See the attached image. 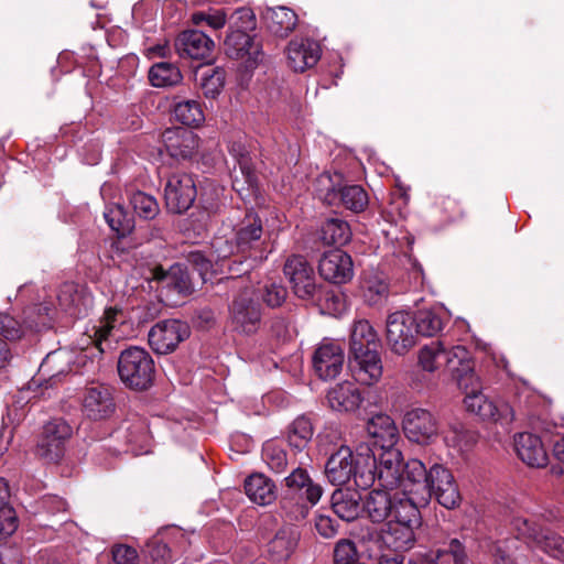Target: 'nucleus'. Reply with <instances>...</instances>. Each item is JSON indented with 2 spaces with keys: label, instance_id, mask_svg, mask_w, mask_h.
Listing matches in <instances>:
<instances>
[{
  "label": "nucleus",
  "instance_id": "1",
  "mask_svg": "<svg viewBox=\"0 0 564 564\" xmlns=\"http://www.w3.org/2000/svg\"><path fill=\"white\" fill-rule=\"evenodd\" d=\"M409 491L416 494L420 502L429 503L434 496L437 502L446 509H455L460 505L462 496L452 471L442 464L434 463L427 469L416 458L405 463Z\"/></svg>",
  "mask_w": 564,
  "mask_h": 564
},
{
  "label": "nucleus",
  "instance_id": "2",
  "mask_svg": "<svg viewBox=\"0 0 564 564\" xmlns=\"http://www.w3.org/2000/svg\"><path fill=\"white\" fill-rule=\"evenodd\" d=\"M235 243L217 237L213 240V248L218 260L230 259L232 264L241 263V260L263 261L271 252L268 239L263 237V226L260 217L253 213H247L235 227Z\"/></svg>",
  "mask_w": 564,
  "mask_h": 564
},
{
  "label": "nucleus",
  "instance_id": "3",
  "mask_svg": "<svg viewBox=\"0 0 564 564\" xmlns=\"http://www.w3.org/2000/svg\"><path fill=\"white\" fill-rule=\"evenodd\" d=\"M365 469L359 470L358 487L368 488L376 482L379 487L389 490H403L408 480L405 464L399 448L392 446L383 448L377 460L370 447L366 446V455H361Z\"/></svg>",
  "mask_w": 564,
  "mask_h": 564
},
{
  "label": "nucleus",
  "instance_id": "4",
  "mask_svg": "<svg viewBox=\"0 0 564 564\" xmlns=\"http://www.w3.org/2000/svg\"><path fill=\"white\" fill-rule=\"evenodd\" d=\"M118 373L127 387L144 390L153 381L154 361L145 349L129 347L119 356Z\"/></svg>",
  "mask_w": 564,
  "mask_h": 564
},
{
  "label": "nucleus",
  "instance_id": "5",
  "mask_svg": "<svg viewBox=\"0 0 564 564\" xmlns=\"http://www.w3.org/2000/svg\"><path fill=\"white\" fill-rule=\"evenodd\" d=\"M464 404L468 412L476 414L481 420L500 424H510L514 419L512 406L502 399L489 400L480 391L479 380L467 381Z\"/></svg>",
  "mask_w": 564,
  "mask_h": 564
},
{
  "label": "nucleus",
  "instance_id": "6",
  "mask_svg": "<svg viewBox=\"0 0 564 564\" xmlns=\"http://www.w3.org/2000/svg\"><path fill=\"white\" fill-rule=\"evenodd\" d=\"M510 525L518 533V538L564 562V538L542 525L540 519L529 521L525 517L517 516L512 518Z\"/></svg>",
  "mask_w": 564,
  "mask_h": 564
},
{
  "label": "nucleus",
  "instance_id": "7",
  "mask_svg": "<svg viewBox=\"0 0 564 564\" xmlns=\"http://www.w3.org/2000/svg\"><path fill=\"white\" fill-rule=\"evenodd\" d=\"M83 415L94 422L107 421L116 411V402L110 386L90 381L78 392Z\"/></svg>",
  "mask_w": 564,
  "mask_h": 564
},
{
  "label": "nucleus",
  "instance_id": "8",
  "mask_svg": "<svg viewBox=\"0 0 564 564\" xmlns=\"http://www.w3.org/2000/svg\"><path fill=\"white\" fill-rule=\"evenodd\" d=\"M261 324V306L253 289L246 288L236 296L229 307V326L234 332L254 334Z\"/></svg>",
  "mask_w": 564,
  "mask_h": 564
},
{
  "label": "nucleus",
  "instance_id": "9",
  "mask_svg": "<svg viewBox=\"0 0 564 564\" xmlns=\"http://www.w3.org/2000/svg\"><path fill=\"white\" fill-rule=\"evenodd\" d=\"M73 427L63 419L47 422L35 447V455L45 463H58L65 455Z\"/></svg>",
  "mask_w": 564,
  "mask_h": 564
},
{
  "label": "nucleus",
  "instance_id": "10",
  "mask_svg": "<svg viewBox=\"0 0 564 564\" xmlns=\"http://www.w3.org/2000/svg\"><path fill=\"white\" fill-rule=\"evenodd\" d=\"M405 437L420 445H430L440 436V422L426 409L414 408L405 412L402 421Z\"/></svg>",
  "mask_w": 564,
  "mask_h": 564
},
{
  "label": "nucleus",
  "instance_id": "11",
  "mask_svg": "<svg viewBox=\"0 0 564 564\" xmlns=\"http://www.w3.org/2000/svg\"><path fill=\"white\" fill-rule=\"evenodd\" d=\"M360 449L362 452L355 457L348 446H341L328 458L325 474L333 485H345L354 477L358 486L359 470L365 469L361 455H366V447H360Z\"/></svg>",
  "mask_w": 564,
  "mask_h": 564
},
{
  "label": "nucleus",
  "instance_id": "12",
  "mask_svg": "<svg viewBox=\"0 0 564 564\" xmlns=\"http://www.w3.org/2000/svg\"><path fill=\"white\" fill-rule=\"evenodd\" d=\"M416 330L412 314L394 312L387 319V344L399 356L409 352L416 344Z\"/></svg>",
  "mask_w": 564,
  "mask_h": 564
},
{
  "label": "nucleus",
  "instance_id": "13",
  "mask_svg": "<svg viewBox=\"0 0 564 564\" xmlns=\"http://www.w3.org/2000/svg\"><path fill=\"white\" fill-rule=\"evenodd\" d=\"M283 272L294 294L302 300H311L317 291L314 268L303 257L293 254L284 263Z\"/></svg>",
  "mask_w": 564,
  "mask_h": 564
},
{
  "label": "nucleus",
  "instance_id": "14",
  "mask_svg": "<svg viewBox=\"0 0 564 564\" xmlns=\"http://www.w3.org/2000/svg\"><path fill=\"white\" fill-rule=\"evenodd\" d=\"M197 195L195 181L191 174L178 172L172 174L164 187V199L170 212L181 214L186 212Z\"/></svg>",
  "mask_w": 564,
  "mask_h": 564
},
{
  "label": "nucleus",
  "instance_id": "15",
  "mask_svg": "<svg viewBox=\"0 0 564 564\" xmlns=\"http://www.w3.org/2000/svg\"><path fill=\"white\" fill-rule=\"evenodd\" d=\"M189 336L188 326L177 319L156 323L149 332V345L156 354H169L175 350L181 341Z\"/></svg>",
  "mask_w": 564,
  "mask_h": 564
},
{
  "label": "nucleus",
  "instance_id": "16",
  "mask_svg": "<svg viewBox=\"0 0 564 564\" xmlns=\"http://www.w3.org/2000/svg\"><path fill=\"white\" fill-rule=\"evenodd\" d=\"M344 360L341 345L327 339L317 346L312 358L314 371L323 380L335 379L343 370Z\"/></svg>",
  "mask_w": 564,
  "mask_h": 564
},
{
  "label": "nucleus",
  "instance_id": "17",
  "mask_svg": "<svg viewBox=\"0 0 564 564\" xmlns=\"http://www.w3.org/2000/svg\"><path fill=\"white\" fill-rule=\"evenodd\" d=\"M319 274L334 284H344L354 276L351 257L340 249H332L323 253L318 262Z\"/></svg>",
  "mask_w": 564,
  "mask_h": 564
},
{
  "label": "nucleus",
  "instance_id": "18",
  "mask_svg": "<svg viewBox=\"0 0 564 564\" xmlns=\"http://www.w3.org/2000/svg\"><path fill=\"white\" fill-rule=\"evenodd\" d=\"M348 366L352 378L364 386L370 387L378 383L383 373L380 351L349 355Z\"/></svg>",
  "mask_w": 564,
  "mask_h": 564
},
{
  "label": "nucleus",
  "instance_id": "19",
  "mask_svg": "<svg viewBox=\"0 0 564 564\" xmlns=\"http://www.w3.org/2000/svg\"><path fill=\"white\" fill-rule=\"evenodd\" d=\"M187 539L180 530L158 534L147 544L148 553L154 564H169L177 554L185 552Z\"/></svg>",
  "mask_w": 564,
  "mask_h": 564
},
{
  "label": "nucleus",
  "instance_id": "20",
  "mask_svg": "<svg viewBox=\"0 0 564 564\" xmlns=\"http://www.w3.org/2000/svg\"><path fill=\"white\" fill-rule=\"evenodd\" d=\"M421 525H412L394 520H389L387 530L381 535L382 542L395 552H406L411 550L416 542L415 530ZM369 541L379 542L380 536L377 532H368Z\"/></svg>",
  "mask_w": 564,
  "mask_h": 564
},
{
  "label": "nucleus",
  "instance_id": "21",
  "mask_svg": "<svg viewBox=\"0 0 564 564\" xmlns=\"http://www.w3.org/2000/svg\"><path fill=\"white\" fill-rule=\"evenodd\" d=\"M163 145L170 156L174 159H191L196 154L199 138L191 130L174 127L162 133Z\"/></svg>",
  "mask_w": 564,
  "mask_h": 564
},
{
  "label": "nucleus",
  "instance_id": "22",
  "mask_svg": "<svg viewBox=\"0 0 564 564\" xmlns=\"http://www.w3.org/2000/svg\"><path fill=\"white\" fill-rule=\"evenodd\" d=\"M410 487L406 480L403 485V490L393 492V508L391 510L390 520L410 523L412 525H421L422 518L420 508L425 507L426 503L420 502L416 498V494L409 491Z\"/></svg>",
  "mask_w": 564,
  "mask_h": 564
},
{
  "label": "nucleus",
  "instance_id": "23",
  "mask_svg": "<svg viewBox=\"0 0 564 564\" xmlns=\"http://www.w3.org/2000/svg\"><path fill=\"white\" fill-rule=\"evenodd\" d=\"M288 63L294 72H304L321 58L319 44L310 39H294L286 47Z\"/></svg>",
  "mask_w": 564,
  "mask_h": 564
},
{
  "label": "nucleus",
  "instance_id": "24",
  "mask_svg": "<svg viewBox=\"0 0 564 564\" xmlns=\"http://www.w3.org/2000/svg\"><path fill=\"white\" fill-rule=\"evenodd\" d=\"M214 41L202 31L182 32L175 40V47L181 57L206 59L212 55Z\"/></svg>",
  "mask_w": 564,
  "mask_h": 564
},
{
  "label": "nucleus",
  "instance_id": "25",
  "mask_svg": "<svg viewBox=\"0 0 564 564\" xmlns=\"http://www.w3.org/2000/svg\"><path fill=\"white\" fill-rule=\"evenodd\" d=\"M514 449L518 457L528 466L542 468L547 465L549 456L541 438L523 432L514 436Z\"/></svg>",
  "mask_w": 564,
  "mask_h": 564
},
{
  "label": "nucleus",
  "instance_id": "26",
  "mask_svg": "<svg viewBox=\"0 0 564 564\" xmlns=\"http://www.w3.org/2000/svg\"><path fill=\"white\" fill-rule=\"evenodd\" d=\"M226 54L236 59H242L247 67L254 66L260 56V47L246 32L237 30L230 32L225 40Z\"/></svg>",
  "mask_w": 564,
  "mask_h": 564
},
{
  "label": "nucleus",
  "instance_id": "27",
  "mask_svg": "<svg viewBox=\"0 0 564 564\" xmlns=\"http://www.w3.org/2000/svg\"><path fill=\"white\" fill-rule=\"evenodd\" d=\"M150 281H155L162 289L174 291L181 295H187L192 291V283L186 269L180 264H173L169 270L162 265H155L150 270Z\"/></svg>",
  "mask_w": 564,
  "mask_h": 564
},
{
  "label": "nucleus",
  "instance_id": "28",
  "mask_svg": "<svg viewBox=\"0 0 564 564\" xmlns=\"http://www.w3.org/2000/svg\"><path fill=\"white\" fill-rule=\"evenodd\" d=\"M445 367L458 381L460 387L467 388V381H477L474 373L471 355L466 347L457 345L446 350Z\"/></svg>",
  "mask_w": 564,
  "mask_h": 564
},
{
  "label": "nucleus",
  "instance_id": "29",
  "mask_svg": "<svg viewBox=\"0 0 564 564\" xmlns=\"http://www.w3.org/2000/svg\"><path fill=\"white\" fill-rule=\"evenodd\" d=\"M366 431L381 451L394 446L399 438V430L394 421L383 413L371 416L367 422Z\"/></svg>",
  "mask_w": 564,
  "mask_h": 564
},
{
  "label": "nucleus",
  "instance_id": "30",
  "mask_svg": "<svg viewBox=\"0 0 564 564\" xmlns=\"http://www.w3.org/2000/svg\"><path fill=\"white\" fill-rule=\"evenodd\" d=\"M362 401L360 390L349 381L336 384L327 393L329 406L338 412H354L359 409Z\"/></svg>",
  "mask_w": 564,
  "mask_h": 564
},
{
  "label": "nucleus",
  "instance_id": "31",
  "mask_svg": "<svg viewBox=\"0 0 564 564\" xmlns=\"http://www.w3.org/2000/svg\"><path fill=\"white\" fill-rule=\"evenodd\" d=\"M380 339L373 326L367 319L355 321L349 340V355L379 351Z\"/></svg>",
  "mask_w": 564,
  "mask_h": 564
},
{
  "label": "nucleus",
  "instance_id": "32",
  "mask_svg": "<svg viewBox=\"0 0 564 564\" xmlns=\"http://www.w3.org/2000/svg\"><path fill=\"white\" fill-rule=\"evenodd\" d=\"M57 301L65 312L77 315L91 303V295L84 286L74 282H66L59 288Z\"/></svg>",
  "mask_w": 564,
  "mask_h": 564
},
{
  "label": "nucleus",
  "instance_id": "33",
  "mask_svg": "<svg viewBox=\"0 0 564 564\" xmlns=\"http://www.w3.org/2000/svg\"><path fill=\"white\" fill-rule=\"evenodd\" d=\"M124 314L122 310L117 307H109L105 311L102 318L99 319L98 325L93 327V338L94 345L98 348L100 352H104L105 349L102 344L107 341L109 338H113L117 340L119 336L116 335V328L119 324L124 322Z\"/></svg>",
  "mask_w": 564,
  "mask_h": 564
},
{
  "label": "nucleus",
  "instance_id": "34",
  "mask_svg": "<svg viewBox=\"0 0 564 564\" xmlns=\"http://www.w3.org/2000/svg\"><path fill=\"white\" fill-rule=\"evenodd\" d=\"M417 335L432 337L437 335L448 321L442 307L422 308L412 315Z\"/></svg>",
  "mask_w": 564,
  "mask_h": 564
},
{
  "label": "nucleus",
  "instance_id": "35",
  "mask_svg": "<svg viewBox=\"0 0 564 564\" xmlns=\"http://www.w3.org/2000/svg\"><path fill=\"white\" fill-rule=\"evenodd\" d=\"M389 489H373L364 503V509L373 523L386 521L393 508V494Z\"/></svg>",
  "mask_w": 564,
  "mask_h": 564
},
{
  "label": "nucleus",
  "instance_id": "36",
  "mask_svg": "<svg viewBox=\"0 0 564 564\" xmlns=\"http://www.w3.org/2000/svg\"><path fill=\"white\" fill-rule=\"evenodd\" d=\"M300 540L299 531L291 525L282 527L269 542V553L274 561H285L295 551Z\"/></svg>",
  "mask_w": 564,
  "mask_h": 564
},
{
  "label": "nucleus",
  "instance_id": "37",
  "mask_svg": "<svg viewBox=\"0 0 564 564\" xmlns=\"http://www.w3.org/2000/svg\"><path fill=\"white\" fill-rule=\"evenodd\" d=\"M361 496L357 490L338 489L332 495V507L334 512L345 521H352L358 518L361 507Z\"/></svg>",
  "mask_w": 564,
  "mask_h": 564
},
{
  "label": "nucleus",
  "instance_id": "38",
  "mask_svg": "<svg viewBox=\"0 0 564 564\" xmlns=\"http://www.w3.org/2000/svg\"><path fill=\"white\" fill-rule=\"evenodd\" d=\"M245 492L260 506L270 505L276 498L273 481L262 474H252L245 480Z\"/></svg>",
  "mask_w": 564,
  "mask_h": 564
},
{
  "label": "nucleus",
  "instance_id": "39",
  "mask_svg": "<svg viewBox=\"0 0 564 564\" xmlns=\"http://www.w3.org/2000/svg\"><path fill=\"white\" fill-rule=\"evenodd\" d=\"M173 116L177 122L189 128H199L205 121L203 104L194 99L175 102Z\"/></svg>",
  "mask_w": 564,
  "mask_h": 564
},
{
  "label": "nucleus",
  "instance_id": "40",
  "mask_svg": "<svg viewBox=\"0 0 564 564\" xmlns=\"http://www.w3.org/2000/svg\"><path fill=\"white\" fill-rule=\"evenodd\" d=\"M285 486L294 491L305 489V497L311 505L317 503L321 499L323 489L314 484L306 469L297 467L284 479Z\"/></svg>",
  "mask_w": 564,
  "mask_h": 564
},
{
  "label": "nucleus",
  "instance_id": "41",
  "mask_svg": "<svg viewBox=\"0 0 564 564\" xmlns=\"http://www.w3.org/2000/svg\"><path fill=\"white\" fill-rule=\"evenodd\" d=\"M188 262L198 271L204 281L207 280L209 273H216L218 270L223 271L227 268L228 271H234L231 260H218L213 247L209 258L200 251H192L188 254Z\"/></svg>",
  "mask_w": 564,
  "mask_h": 564
},
{
  "label": "nucleus",
  "instance_id": "42",
  "mask_svg": "<svg viewBox=\"0 0 564 564\" xmlns=\"http://www.w3.org/2000/svg\"><path fill=\"white\" fill-rule=\"evenodd\" d=\"M359 294L367 304H379L388 295V284L375 273H365L359 282Z\"/></svg>",
  "mask_w": 564,
  "mask_h": 564
},
{
  "label": "nucleus",
  "instance_id": "43",
  "mask_svg": "<svg viewBox=\"0 0 564 564\" xmlns=\"http://www.w3.org/2000/svg\"><path fill=\"white\" fill-rule=\"evenodd\" d=\"M269 29L280 37L288 36L297 24L296 13L286 8L278 7L272 9L268 15Z\"/></svg>",
  "mask_w": 564,
  "mask_h": 564
},
{
  "label": "nucleus",
  "instance_id": "44",
  "mask_svg": "<svg viewBox=\"0 0 564 564\" xmlns=\"http://www.w3.org/2000/svg\"><path fill=\"white\" fill-rule=\"evenodd\" d=\"M314 434L313 424L310 417L301 415L296 417L288 430V442L291 447L303 451L311 442Z\"/></svg>",
  "mask_w": 564,
  "mask_h": 564
},
{
  "label": "nucleus",
  "instance_id": "45",
  "mask_svg": "<svg viewBox=\"0 0 564 564\" xmlns=\"http://www.w3.org/2000/svg\"><path fill=\"white\" fill-rule=\"evenodd\" d=\"M443 440L448 447L463 454L473 447L477 437L474 432L466 430L460 423H456L443 432Z\"/></svg>",
  "mask_w": 564,
  "mask_h": 564
},
{
  "label": "nucleus",
  "instance_id": "46",
  "mask_svg": "<svg viewBox=\"0 0 564 564\" xmlns=\"http://www.w3.org/2000/svg\"><path fill=\"white\" fill-rule=\"evenodd\" d=\"M149 80L154 87H169L178 84L182 80V74L175 65L161 62L150 68Z\"/></svg>",
  "mask_w": 564,
  "mask_h": 564
},
{
  "label": "nucleus",
  "instance_id": "47",
  "mask_svg": "<svg viewBox=\"0 0 564 564\" xmlns=\"http://www.w3.org/2000/svg\"><path fill=\"white\" fill-rule=\"evenodd\" d=\"M446 349L443 344L431 343L420 349L419 365L424 371L434 372L445 367Z\"/></svg>",
  "mask_w": 564,
  "mask_h": 564
},
{
  "label": "nucleus",
  "instance_id": "48",
  "mask_svg": "<svg viewBox=\"0 0 564 564\" xmlns=\"http://www.w3.org/2000/svg\"><path fill=\"white\" fill-rule=\"evenodd\" d=\"M351 237L349 225L340 219H328L322 227V239L327 245H346Z\"/></svg>",
  "mask_w": 564,
  "mask_h": 564
},
{
  "label": "nucleus",
  "instance_id": "49",
  "mask_svg": "<svg viewBox=\"0 0 564 564\" xmlns=\"http://www.w3.org/2000/svg\"><path fill=\"white\" fill-rule=\"evenodd\" d=\"M435 212L443 223H452L464 217V210L456 197L441 195L435 200Z\"/></svg>",
  "mask_w": 564,
  "mask_h": 564
},
{
  "label": "nucleus",
  "instance_id": "50",
  "mask_svg": "<svg viewBox=\"0 0 564 564\" xmlns=\"http://www.w3.org/2000/svg\"><path fill=\"white\" fill-rule=\"evenodd\" d=\"M340 200L347 209L359 213L368 205V194L359 185H349L340 189Z\"/></svg>",
  "mask_w": 564,
  "mask_h": 564
},
{
  "label": "nucleus",
  "instance_id": "51",
  "mask_svg": "<svg viewBox=\"0 0 564 564\" xmlns=\"http://www.w3.org/2000/svg\"><path fill=\"white\" fill-rule=\"evenodd\" d=\"M104 216L111 230L118 235H124L130 229V220L120 203L108 204Z\"/></svg>",
  "mask_w": 564,
  "mask_h": 564
},
{
  "label": "nucleus",
  "instance_id": "52",
  "mask_svg": "<svg viewBox=\"0 0 564 564\" xmlns=\"http://www.w3.org/2000/svg\"><path fill=\"white\" fill-rule=\"evenodd\" d=\"M130 204L134 213L144 219H152L159 213L156 199L143 192H135L130 198Z\"/></svg>",
  "mask_w": 564,
  "mask_h": 564
},
{
  "label": "nucleus",
  "instance_id": "53",
  "mask_svg": "<svg viewBox=\"0 0 564 564\" xmlns=\"http://www.w3.org/2000/svg\"><path fill=\"white\" fill-rule=\"evenodd\" d=\"M262 458L274 473L284 471L288 465L286 453L274 442H267L263 445Z\"/></svg>",
  "mask_w": 564,
  "mask_h": 564
},
{
  "label": "nucleus",
  "instance_id": "54",
  "mask_svg": "<svg viewBox=\"0 0 564 564\" xmlns=\"http://www.w3.org/2000/svg\"><path fill=\"white\" fill-rule=\"evenodd\" d=\"M227 15L223 9H208L192 14V22L195 25H206L213 30H219L225 26Z\"/></svg>",
  "mask_w": 564,
  "mask_h": 564
},
{
  "label": "nucleus",
  "instance_id": "55",
  "mask_svg": "<svg viewBox=\"0 0 564 564\" xmlns=\"http://www.w3.org/2000/svg\"><path fill=\"white\" fill-rule=\"evenodd\" d=\"M225 85V73L221 69H212L204 74L200 87L206 98H215L220 94Z\"/></svg>",
  "mask_w": 564,
  "mask_h": 564
},
{
  "label": "nucleus",
  "instance_id": "56",
  "mask_svg": "<svg viewBox=\"0 0 564 564\" xmlns=\"http://www.w3.org/2000/svg\"><path fill=\"white\" fill-rule=\"evenodd\" d=\"M357 550L355 544L349 540H340L334 550L335 564H356Z\"/></svg>",
  "mask_w": 564,
  "mask_h": 564
},
{
  "label": "nucleus",
  "instance_id": "57",
  "mask_svg": "<svg viewBox=\"0 0 564 564\" xmlns=\"http://www.w3.org/2000/svg\"><path fill=\"white\" fill-rule=\"evenodd\" d=\"M286 294L284 286L278 283H270L264 285L262 299L268 306L278 307L285 301Z\"/></svg>",
  "mask_w": 564,
  "mask_h": 564
},
{
  "label": "nucleus",
  "instance_id": "58",
  "mask_svg": "<svg viewBox=\"0 0 564 564\" xmlns=\"http://www.w3.org/2000/svg\"><path fill=\"white\" fill-rule=\"evenodd\" d=\"M18 529V518L12 507L0 509V539L7 538Z\"/></svg>",
  "mask_w": 564,
  "mask_h": 564
},
{
  "label": "nucleus",
  "instance_id": "59",
  "mask_svg": "<svg viewBox=\"0 0 564 564\" xmlns=\"http://www.w3.org/2000/svg\"><path fill=\"white\" fill-rule=\"evenodd\" d=\"M112 558L116 564H137L139 555L134 547L119 544L112 547Z\"/></svg>",
  "mask_w": 564,
  "mask_h": 564
},
{
  "label": "nucleus",
  "instance_id": "60",
  "mask_svg": "<svg viewBox=\"0 0 564 564\" xmlns=\"http://www.w3.org/2000/svg\"><path fill=\"white\" fill-rule=\"evenodd\" d=\"M444 555H451L454 564H471L463 543L457 539H452L445 550H441Z\"/></svg>",
  "mask_w": 564,
  "mask_h": 564
},
{
  "label": "nucleus",
  "instance_id": "61",
  "mask_svg": "<svg viewBox=\"0 0 564 564\" xmlns=\"http://www.w3.org/2000/svg\"><path fill=\"white\" fill-rule=\"evenodd\" d=\"M315 529L319 535L329 539L336 535L337 527L335 521L325 514H318L315 519Z\"/></svg>",
  "mask_w": 564,
  "mask_h": 564
},
{
  "label": "nucleus",
  "instance_id": "62",
  "mask_svg": "<svg viewBox=\"0 0 564 564\" xmlns=\"http://www.w3.org/2000/svg\"><path fill=\"white\" fill-rule=\"evenodd\" d=\"M442 557L443 553L441 550H437L436 552H417L410 557L408 564H437V560Z\"/></svg>",
  "mask_w": 564,
  "mask_h": 564
},
{
  "label": "nucleus",
  "instance_id": "63",
  "mask_svg": "<svg viewBox=\"0 0 564 564\" xmlns=\"http://www.w3.org/2000/svg\"><path fill=\"white\" fill-rule=\"evenodd\" d=\"M326 310L333 315H339L346 310V303L341 295L327 293Z\"/></svg>",
  "mask_w": 564,
  "mask_h": 564
},
{
  "label": "nucleus",
  "instance_id": "64",
  "mask_svg": "<svg viewBox=\"0 0 564 564\" xmlns=\"http://www.w3.org/2000/svg\"><path fill=\"white\" fill-rule=\"evenodd\" d=\"M15 324L14 319L6 314H0V334L4 337L14 339L19 338V329H15L13 325Z\"/></svg>",
  "mask_w": 564,
  "mask_h": 564
}]
</instances>
